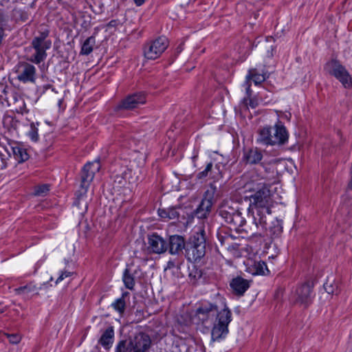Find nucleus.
I'll return each mask as SVG.
<instances>
[{
    "label": "nucleus",
    "mask_w": 352,
    "mask_h": 352,
    "mask_svg": "<svg viewBox=\"0 0 352 352\" xmlns=\"http://www.w3.org/2000/svg\"><path fill=\"white\" fill-rule=\"evenodd\" d=\"M271 206L270 191L265 185L250 196L248 211L253 217L254 228L261 227L262 230H269L274 237H278L283 232L282 222L276 219L275 223L272 222L273 226L268 223L272 219Z\"/></svg>",
    "instance_id": "1"
},
{
    "label": "nucleus",
    "mask_w": 352,
    "mask_h": 352,
    "mask_svg": "<svg viewBox=\"0 0 352 352\" xmlns=\"http://www.w3.org/2000/svg\"><path fill=\"white\" fill-rule=\"evenodd\" d=\"M49 36L50 30L47 28L41 27L38 30L31 42L34 53L28 58L30 62L38 65L45 60L47 56L46 51L51 48L52 44Z\"/></svg>",
    "instance_id": "6"
},
{
    "label": "nucleus",
    "mask_w": 352,
    "mask_h": 352,
    "mask_svg": "<svg viewBox=\"0 0 352 352\" xmlns=\"http://www.w3.org/2000/svg\"><path fill=\"white\" fill-rule=\"evenodd\" d=\"M314 287V284L311 280H307L299 285L296 287L294 294L296 303L307 307L312 302L315 296L313 290Z\"/></svg>",
    "instance_id": "11"
},
{
    "label": "nucleus",
    "mask_w": 352,
    "mask_h": 352,
    "mask_svg": "<svg viewBox=\"0 0 352 352\" xmlns=\"http://www.w3.org/2000/svg\"><path fill=\"white\" fill-rule=\"evenodd\" d=\"M8 94V87L2 82H0V100H5L7 98Z\"/></svg>",
    "instance_id": "37"
},
{
    "label": "nucleus",
    "mask_w": 352,
    "mask_h": 352,
    "mask_svg": "<svg viewBox=\"0 0 352 352\" xmlns=\"http://www.w3.org/2000/svg\"><path fill=\"white\" fill-rule=\"evenodd\" d=\"M7 338L11 344H18L21 341V336L19 334H6Z\"/></svg>",
    "instance_id": "38"
},
{
    "label": "nucleus",
    "mask_w": 352,
    "mask_h": 352,
    "mask_svg": "<svg viewBox=\"0 0 352 352\" xmlns=\"http://www.w3.org/2000/svg\"><path fill=\"white\" fill-rule=\"evenodd\" d=\"M89 186V184L80 182V188L75 193L76 200L74 201V204L76 206L80 207L81 201H85V208L86 209L87 208V201L86 199Z\"/></svg>",
    "instance_id": "23"
},
{
    "label": "nucleus",
    "mask_w": 352,
    "mask_h": 352,
    "mask_svg": "<svg viewBox=\"0 0 352 352\" xmlns=\"http://www.w3.org/2000/svg\"><path fill=\"white\" fill-rule=\"evenodd\" d=\"M122 280L126 288L133 290L135 285V277L133 274L131 273L130 270L126 267L122 276Z\"/></svg>",
    "instance_id": "30"
},
{
    "label": "nucleus",
    "mask_w": 352,
    "mask_h": 352,
    "mask_svg": "<svg viewBox=\"0 0 352 352\" xmlns=\"http://www.w3.org/2000/svg\"><path fill=\"white\" fill-rule=\"evenodd\" d=\"M157 212L161 218L168 219V208H159Z\"/></svg>",
    "instance_id": "43"
},
{
    "label": "nucleus",
    "mask_w": 352,
    "mask_h": 352,
    "mask_svg": "<svg viewBox=\"0 0 352 352\" xmlns=\"http://www.w3.org/2000/svg\"><path fill=\"white\" fill-rule=\"evenodd\" d=\"M217 188L215 185L210 184L208 188L204 193V197L202 200L208 201L210 203L211 206L215 203L217 198L218 197Z\"/></svg>",
    "instance_id": "27"
},
{
    "label": "nucleus",
    "mask_w": 352,
    "mask_h": 352,
    "mask_svg": "<svg viewBox=\"0 0 352 352\" xmlns=\"http://www.w3.org/2000/svg\"><path fill=\"white\" fill-rule=\"evenodd\" d=\"M168 219L175 220L182 222L185 219L184 209L181 206H174L168 208Z\"/></svg>",
    "instance_id": "26"
},
{
    "label": "nucleus",
    "mask_w": 352,
    "mask_h": 352,
    "mask_svg": "<svg viewBox=\"0 0 352 352\" xmlns=\"http://www.w3.org/2000/svg\"><path fill=\"white\" fill-rule=\"evenodd\" d=\"M324 70L339 80L342 86L349 89L352 87V78L349 72L337 59H331L324 65Z\"/></svg>",
    "instance_id": "9"
},
{
    "label": "nucleus",
    "mask_w": 352,
    "mask_h": 352,
    "mask_svg": "<svg viewBox=\"0 0 352 352\" xmlns=\"http://www.w3.org/2000/svg\"><path fill=\"white\" fill-rule=\"evenodd\" d=\"M349 344H350V346H351V349H352V339L351 340V341H350V342H349Z\"/></svg>",
    "instance_id": "51"
},
{
    "label": "nucleus",
    "mask_w": 352,
    "mask_h": 352,
    "mask_svg": "<svg viewBox=\"0 0 352 352\" xmlns=\"http://www.w3.org/2000/svg\"><path fill=\"white\" fill-rule=\"evenodd\" d=\"M248 99L247 98H244V102H247Z\"/></svg>",
    "instance_id": "52"
},
{
    "label": "nucleus",
    "mask_w": 352,
    "mask_h": 352,
    "mask_svg": "<svg viewBox=\"0 0 352 352\" xmlns=\"http://www.w3.org/2000/svg\"><path fill=\"white\" fill-rule=\"evenodd\" d=\"M234 237L228 233L225 232L224 234L221 233L218 234V239L222 245H227L228 243L234 239Z\"/></svg>",
    "instance_id": "35"
},
{
    "label": "nucleus",
    "mask_w": 352,
    "mask_h": 352,
    "mask_svg": "<svg viewBox=\"0 0 352 352\" xmlns=\"http://www.w3.org/2000/svg\"><path fill=\"white\" fill-rule=\"evenodd\" d=\"M217 169L219 170V166L216 164L214 167L212 162H209L206 164V168L204 170L199 172L195 175V179L197 182H199L202 183L206 181L208 177L212 178H214L215 175H214V169Z\"/></svg>",
    "instance_id": "22"
},
{
    "label": "nucleus",
    "mask_w": 352,
    "mask_h": 352,
    "mask_svg": "<svg viewBox=\"0 0 352 352\" xmlns=\"http://www.w3.org/2000/svg\"><path fill=\"white\" fill-rule=\"evenodd\" d=\"M217 212L224 223L229 225L231 230L252 236L256 233V228L247 226L245 219L243 217L239 206L233 201L224 200L219 206Z\"/></svg>",
    "instance_id": "3"
},
{
    "label": "nucleus",
    "mask_w": 352,
    "mask_h": 352,
    "mask_svg": "<svg viewBox=\"0 0 352 352\" xmlns=\"http://www.w3.org/2000/svg\"><path fill=\"white\" fill-rule=\"evenodd\" d=\"M122 25V23L118 19H112L107 25L108 28H116L118 25Z\"/></svg>",
    "instance_id": "44"
},
{
    "label": "nucleus",
    "mask_w": 352,
    "mask_h": 352,
    "mask_svg": "<svg viewBox=\"0 0 352 352\" xmlns=\"http://www.w3.org/2000/svg\"><path fill=\"white\" fill-rule=\"evenodd\" d=\"M248 265V270L252 275H265V272H269L265 262L263 261L252 260Z\"/></svg>",
    "instance_id": "20"
},
{
    "label": "nucleus",
    "mask_w": 352,
    "mask_h": 352,
    "mask_svg": "<svg viewBox=\"0 0 352 352\" xmlns=\"http://www.w3.org/2000/svg\"><path fill=\"white\" fill-rule=\"evenodd\" d=\"M202 275L201 270L199 269L195 265L193 264L191 267H188V277L193 284L200 279Z\"/></svg>",
    "instance_id": "32"
},
{
    "label": "nucleus",
    "mask_w": 352,
    "mask_h": 352,
    "mask_svg": "<svg viewBox=\"0 0 352 352\" xmlns=\"http://www.w3.org/2000/svg\"><path fill=\"white\" fill-rule=\"evenodd\" d=\"M10 149L18 163H23L30 158L27 148L19 143H14L12 145H10Z\"/></svg>",
    "instance_id": "19"
},
{
    "label": "nucleus",
    "mask_w": 352,
    "mask_h": 352,
    "mask_svg": "<svg viewBox=\"0 0 352 352\" xmlns=\"http://www.w3.org/2000/svg\"><path fill=\"white\" fill-rule=\"evenodd\" d=\"M249 100H250L249 105H250L252 108H254V107H255V106H254V102H253L252 100V99H250V98H249Z\"/></svg>",
    "instance_id": "48"
},
{
    "label": "nucleus",
    "mask_w": 352,
    "mask_h": 352,
    "mask_svg": "<svg viewBox=\"0 0 352 352\" xmlns=\"http://www.w3.org/2000/svg\"><path fill=\"white\" fill-rule=\"evenodd\" d=\"M50 190V186L49 184H41L35 186L34 190V195L36 196L44 197L47 195Z\"/></svg>",
    "instance_id": "34"
},
{
    "label": "nucleus",
    "mask_w": 352,
    "mask_h": 352,
    "mask_svg": "<svg viewBox=\"0 0 352 352\" xmlns=\"http://www.w3.org/2000/svg\"><path fill=\"white\" fill-rule=\"evenodd\" d=\"M289 133L280 120L274 126H264L258 131L257 142L263 145H283L287 142Z\"/></svg>",
    "instance_id": "5"
},
{
    "label": "nucleus",
    "mask_w": 352,
    "mask_h": 352,
    "mask_svg": "<svg viewBox=\"0 0 352 352\" xmlns=\"http://www.w3.org/2000/svg\"><path fill=\"white\" fill-rule=\"evenodd\" d=\"M251 282V280L237 276L230 280V287L235 295L241 296L249 289Z\"/></svg>",
    "instance_id": "17"
},
{
    "label": "nucleus",
    "mask_w": 352,
    "mask_h": 352,
    "mask_svg": "<svg viewBox=\"0 0 352 352\" xmlns=\"http://www.w3.org/2000/svg\"><path fill=\"white\" fill-rule=\"evenodd\" d=\"M239 247V244L236 243H230V241L226 245L227 250L232 253L238 252Z\"/></svg>",
    "instance_id": "40"
},
{
    "label": "nucleus",
    "mask_w": 352,
    "mask_h": 352,
    "mask_svg": "<svg viewBox=\"0 0 352 352\" xmlns=\"http://www.w3.org/2000/svg\"><path fill=\"white\" fill-rule=\"evenodd\" d=\"M10 2V0H0V4L4 5L5 3H8Z\"/></svg>",
    "instance_id": "47"
},
{
    "label": "nucleus",
    "mask_w": 352,
    "mask_h": 352,
    "mask_svg": "<svg viewBox=\"0 0 352 352\" xmlns=\"http://www.w3.org/2000/svg\"><path fill=\"white\" fill-rule=\"evenodd\" d=\"M243 86L245 89L248 98H250L252 95V90L250 88L251 87V82L248 80V79H245V81L244 82Z\"/></svg>",
    "instance_id": "41"
},
{
    "label": "nucleus",
    "mask_w": 352,
    "mask_h": 352,
    "mask_svg": "<svg viewBox=\"0 0 352 352\" xmlns=\"http://www.w3.org/2000/svg\"><path fill=\"white\" fill-rule=\"evenodd\" d=\"M220 307L217 303L204 301L197 308L195 316L202 324L213 321L211 338L213 341L224 339L229 333L228 325L232 320L231 310L225 302Z\"/></svg>",
    "instance_id": "2"
},
{
    "label": "nucleus",
    "mask_w": 352,
    "mask_h": 352,
    "mask_svg": "<svg viewBox=\"0 0 352 352\" xmlns=\"http://www.w3.org/2000/svg\"><path fill=\"white\" fill-rule=\"evenodd\" d=\"M148 249L154 254L166 252V241L156 233L148 235Z\"/></svg>",
    "instance_id": "16"
},
{
    "label": "nucleus",
    "mask_w": 352,
    "mask_h": 352,
    "mask_svg": "<svg viewBox=\"0 0 352 352\" xmlns=\"http://www.w3.org/2000/svg\"><path fill=\"white\" fill-rule=\"evenodd\" d=\"M263 157L262 151L257 147L244 148L241 161L245 164L254 165L259 164Z\"/></svg>",
    "instance_id": "15"
},
{
    "label": "nucleus",
    "mask_w": 352,
    "mask_h": 352,
    "mask_svg": "<svg viewBox=\"0 0 352 352\" xmlns=\"http://www.w3.org/2000/svg\"><path fill=\"white\" fill-rule=\"evenodd\" d=\"M72 272H69L67 271L62 272L60 275L56 279V284H58V283H60V281L64 280L65 278L70 276L72 275Z\"/></svg>",
    "instance_id": "42"
},
{
    "label": "nucleus",
    "mask_w": 352,
    "mask_h": 352,
    "mask_svg": "<svg viewBox=\"0 0 352 352\" xmlns=\"http://www.w3.org/2000/svg\"><path fill=\"white\" fill-rule=\"evenodd\" d=\"M273 51H274V49L272 47L270 54V51L267 52V54H268V55L270 56H273V54H272Z\"/></svg>",
    "instance_id": "49"
},
{
    "label": "nucleus",
    "mask_w": 352,
    "mask_h": 352,
    "mask_svg": "<svg viewBox=\"0 0 352 352\" xmlns=\"http://www.w3.org/2000/svg\"><path fill=\"white\" fill-rule=\"evenodd\" d=\"M168 44V38L164 36L145 43L143 47L144 57L149 60L157 59L167 49Z\"/></svg>",
    "instance_id": "10"
},
{
    "label": "nucleus",
    "mask_w": 352,
    "mask_h": 352,
    "mask_svg": "<svg viewBox=\"0 0 352 352\" xmlns=\"http://www.w3.org/2000/svg\"><path fill=\"white\" fill-rule=\"evenodd\" d=\"M151 344L150 336L145 332L139 331L119 340L114 352H148Z\"/></svg>",
    "instance_id": "4"
},
{
    "label": "nucleus",
    "mask_w": 352,
    "mask_h": 352,
    "mask_svg": "<svg viewBox=\"0 0 352 352\" xmlns=\"http://www.w3.org/2000/svg\"><path fill=\"white\" fill-rule=\"evenodd\" d=\"M197 158V155H194V156L192 157V160H193V161H195V160H196Z\"/></svg>",
    "instance_id": "50"
},
{
    "label": "nucleus",
    "mask_w": 352,
    "mask_h": 352,
    "mask_svg": "<svg viewBox=\"0 0 352 352\" xmlns=\"http://www.w3.org/2000/svg\"><path fill=\"white\" fill-rule=\"evenodd\" d=\"M7 153L4 154L1 151H0V159L1 161V169H4L8 166L7 160H9L10 157V151L6 150Z\"/></svg>",
    "instance_id": "36"
},
{
    "label": "nucleus",
    "mask_w": 352,
    "mask_h": 352,
    "mask_svg": "<svg viewBox=\"0 0 352 352\" xmlns=\"http://www.w3.org/2000/svg\"><path fill=\"white\" fill-rule=\"evenodd\" d=\"M96 43V39L94 36H91L88 37L83 43L81 50H80V54L82 55H89L91 54L93 51L94 46Z\"/></svg>",
    "instance_id": "31"
},
{
    "label": "nucleus",
    "mask_w": 352,
    "mask_h": 352,
    "mask_svg": "<svg viewBox=\"0 0 352 352\" xmlns=\"http://www.w3.org/2000/svg\"><path fill=\"white\" fill-rule=\"evenodd\" d=\"M129 296L128 292L122 293V296L116 299L112 304L111 307L117 311L120 314H124L126 307L125 298Z\"/></svg>",
    "instance_id": "28"
},
{
    "label": "nucleus",
    "mask_w": 352,
    "mask_h": 352,
    "mask_svg": "<svg viewBox=\"0 0 352 352\" xmlns=\"http://www.w3.org/2000/svg\"><path fill=\"white\" fill-rule=\"evenodd\" d=\"M41 289V285L37 286L34 282H30L24 286L19 287L14 289L17 295H28L29 294H38V290Z\"/></svg>",
    "instance_id": "25"
},
{
    "label": "nucleus",
    "mask_w": 352,
    "mask_h": 352,
    "mask_svg": "<svg viewBox=\"0 0 352 352\" xmlns=\"http://www.w3.org/2000/svg\"><path fill=\"white\" fill-rule=\"evenodd\" d=\"M101 164L99 159L84 165L80 173V182L89 184L93 181L97 172L100 170Z\"/></svg>",
    "instance_id": "14"
},
{
    "label": "nucleus",
    "mask_w": 352,
    "mask_h": 352,
    "mask_svg": "<svg viewBox=\"0 0 352 352\" xmlns=\"http://www.w3.org/2000/svg\"><path fill=\"white\" fill-rule=\"evenodd\" d=\"M325 291L329 294H337V287L333 286L332 284L326 283L324 284Z\"/></svg>",
    "instance_id": "39"
},
{
    "label": "nucleus",
    "mask_w": 352,
    "mask_h": 352,
    "mask_svg": "<svg viewBox=\"0 0 352 352\" xmlns=\"http://www.w3.org/2000/svg\"><path fill=\"white\" fill-rule=\"evenodd\" d=\"M115 332L113 327L109 326L102 333L101 337L98 340L100 344L106 351H109L113 344Z\"/></svg>",
    "instance_id": "18"
},
{
    "label": "nucleus",
    "mask_w": 352,
    "mask_h": 352,
    "mask_svg": "<svg viewBox=\"0 0 352 352\" xmlns=\"http://www.w3.org/2000/svg\"><path fill=\"white\" fill-rule=\"evenodd\" d=\"M146 94L143 91L135 92L123 98L114 108L115 111L133 110L146 103Z\"/></svg>",
    "instance_id": "12"
},
{
    "label": "nucleus",
    "mask_w": 352,
    "mask_h": 352,
    "mask_svg": "<svg viewBox=\"0 0 352 352\" xmlns=\"http://www.w3.org/2000/svg\"><path fill=\"white\" fill-rule=\"evenodd\" d=\"M269 78V74L267 72L263 71L262 73H259L257 69L252 68L248 70V74L246 75L245 79L250 81L253 80L256 85L261 84L267 78Z\"/></svg>",
    "instance_id": "21"
},
{
    "label": "nucleus",
    "mask_w": 352,
    "mask_h": 352,
    "mask_svg": "<svg viewBox=\"0 0 352 352\" xmlns=\"http://www.w3.org/2000/svg\"><path fill=\"white\" fill-rule=\"evenodd\" d=\"M212 206L208 201L201 200L197 209L194 211V215L198 219H206L211 212Z\"/></svg>",
    "instance_id": "24"
},
{
    "label": "nucleus",
    "mask_w": 352,
    "mask_h": 352,
    "mask_svg": "<svg viewBox=\"0 0 352 352\" xmlns=\"http://www.w3.org/2000/svg\"><path fill=\"white\" fill-rule=\"evenodd\" d=\"M184 50V43H180L176 48V53L178 55Z\"/></svg>",
    "instance_id": "45"
},
{
    "label": "nucleus",
    "mask_w": 352,
    "mask_h": 352,
    "mask_svg": "<svg viewBox=\"0 0 352 352\" xmlns=\"http://www.w3.org/2000/svg\"><path fill=\"white\" fill-rule=\"evenodd\" d=\"M205 231L201 230L192 234L186 244L185 257L192 263H199L206 255Z\"/></svg>",
    "instance_id": "8"
},
{
    "label": "nucleus",
    "mask_w": 352,
    "mask_h": 352,
    "mask_svg": "<svg viewBox=\"0 0 352 352\" xmlns=\"http://www.w3.org/2000/svg\"><path fill=\"white\" fill-rule=\"evenodd\" d=\"M265 173L262 176V178L265 179L268 184H274L277 180V172L275 171L274 166H263Z\"/></svg>",
    "instance_id": "29"
},
{
    "label": "nucleus",
    "mask_w": 352,
    "mask_h": 352,
    "mask_svg": "<svg viewBox=\"0 0 352 352\" xmlns=\"http://www.w3.org/2000/svg\"><path fill=\"white\" fill-rule=\"evenodd\" d=\"M186 244L187 241L186 242L185 239L181 235L174 234L168 237L166 241V252L168 251L173 257L167 262L165 270L180 269L184 262L183 254L184 250L186 251Z\"/></svg>",
    "instance_id": "7"
},
{
    "label": "nucleus",
    "mask_w": 352,
    "mask_h": 352,
    "mask_svg": "<svg viewBox=\"0 0 352 352\" xmlns=\"http://www.w3.org/2000/svg\"><path fill=\"white\" fill-rule=\"evenodd\" d=\"M134 3L137 6H141L145 2V0H133Z\"/></svg>",
    "instance_id": "46"
},
{
    "label": "nucleus",
    "mask_w": 352,
    "mask_h": 352,
    "mask_svg": "<svg viewBox=\"0 0 352 352\" xmlns=\"http://www.w3.org/2000/svg\"><path fill=\"white\" fill-rule=\"evenodd\" d=\"M36 68L27 62H20L16 65L17 79L23 82H34L36 80Z\"/></svg>",
    "instance_id": "13"
},
{
    "label": "nucleus",
    "mask_w": 352,
    "mask_h": 352,
    "mask_svg": "<svg viewBox=\"0 0 352 352\" xmlns=\"http://www.w3.org/2000/svg\"><path fill=\"white\" fill-rule=\"evenodd\" d=\"M39 124L40 123L38 122L30 123V129L28 133V135L32 142H36L39 140V135L38 133V126Z\"/></svg>",
    "instance_id": "33"
}]
</instances>
